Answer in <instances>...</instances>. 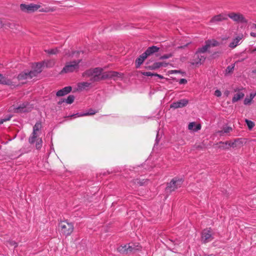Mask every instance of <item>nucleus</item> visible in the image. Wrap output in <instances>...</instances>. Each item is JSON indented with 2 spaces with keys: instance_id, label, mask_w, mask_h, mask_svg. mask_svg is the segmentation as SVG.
Returning <instances> with one entry per match:
<instances>
[{
  "instance_id": "7c9ffc66",
  "label": "nucleus",
  "mask_w": 256,
  "mask_h": 256,
  "mask_svg": "<svg viewBox=\"0 0 256 256\" xmlns=\"http://www.w3.org/2000/svg\"><path fill=\"white\" fill-rule=\"evenodd\" d=\"M44 66L43 62H37L34 64L32 68L34 70V69L36 70H40V72L42 71V67Z\"/></svg>"
},
{
  "instance_id": "49530a36",
  "label": "nucleus",
  "mask_w": 256,
  "mask_h": 256,
  "mask_svg": "<svg viewBox=\"0 0 256 256\" xmlns=\"http://www.w3.org/2000/svg\"><path fill=\"white\" fill-rule=\"evenodd\" d=\"M179 84H184L187 83V80L185 78H181L178 82Z\"/></svg>"
},
{
  "instance_id": "c9c22d12",
  "label": "nucleus",
  "mask_w": 256,
  "mask_h": 256,
  "mask_svg": "<svg viewBox=\"0 0 256 256\" xmlns=\"http://www.w3.org/2000/svg\"><path fill=\"white\" fill-rule=\"evenodd\" d=\"M45 52L50 54H56L58 53V50L57 48L45 50Z\"/></svg>"
},
{
  "instance_id": "ea45409f",
  "label": "nucleus",
  "mask_w": 256,
  "mask_h": 256,
  "mask_svg": "<svg viewBox=\"0 0 256 256\" xmlns=\"http://www.w3.org/2000/svg\"><path fill=\"white\" fill-rule=\"evenodd\" d=\"M142 74L144 76H154L155 73H152L150 72H142Z\"/></svg>"
},
{
  "instance_id": "6ab92c4d",
  "label": "nucleus",
  "mask_w": 256,
  "mask_h": 256,
  "mask_svg": "<svg viewBox=\"0 0 256 256\" xmlns=\"http://www.w3.org/2000/svg\"><path fill=\"white\" fill-rule=\"evenodd\" d=\"M11 83L12 82L10 79L0 74V84L10 85Z\"/></svg>"
},
{
  "instance_id": "aec40b11",
  "label": "nucleus",
  "mask_w": 256,
  "mask_h": 256,
  "mask_svg": "<svg viewBox=\"0 0 256 256\" xmlns=\"http://www.w3.org/2000/svg\"><path fill=\"white\" fill-rule=\"evenodd\" d=\"M18 80H23L29 78L27 70H24L20 72L17 77Z\"/></svg>"
},
{
  "instance_id": "f257e3e1",
  "label": "nucleus",
  "mask_w": 256,
  "mask_h": 256,
  "mask_svg": "<svg viewBox=\"0 0 256 256\" xmlns=\"http://www.w3.org/2000/svg\"><path fill=\"white\" fill-rule=\"evenodd\" d=\"M184 181V180L182 178L176 176L172 178L170 182H168L166 184V187L165 189L166 192L170 194L175 191L178 188L182 186Z\"/></svg>"
},
{
  "instance_id": "a878e982",
  "label": "nucleus",
  "mask_w": 256,
  "mask_h": 256,
  "mask_svg": "<svg viewBox=\"0 0 256 256\" xmlns=\"http://www.w3.org/2000/svg\"><path fill=\"white\" fill-rule=\"evenodd\" d=\"M28 72L29 78H32L33 77L36 76L38 74L40 73V70H36L34 69Z\"/></svg>"
},
{
  "instance_id": "58836bf2",
  "label": "nucleus",
  "mask_w": 256,
  "mask_h": 256,
  "mask_svg": "<svg viewBox=\"0 0 256 256\" xmlns=\"http://www.w3.org/2000/svg\"><path fill=\"white\" fill-rule=\"evenodd\" d=\"M172 54H166L163 56H160V60H164V59H168L171 57H172Z\"/></svg>"
},
{
  "instance_id": "f3484780",
  "label": "nucleus",
  "mask_w": 256,
  "mask_h": 256,
  "mask_svg": "<svg viewBox=\"0 0 256 256\" xmlns=\"http://www.w3.org/2000/svg\"><path fill=\"white\" fill-rule=\"evenodd\" d=\"M159 50H160V48H158L156 46H152L148 47L146 50L145 52H144V53L145 54H146V55L148 57V56L154 54V53L158 52Z\"/></svg>"
},
{
  "instance_id": "f704fd0d",
  "label": "nucleus",
  "mask_w": 256,
  "mask_h": 256,
  "mask_svg": "<svg viewBox=\"0 0 256 256\" xmlns=\"http://www.w3.org/2000/svg\"><path fill=\"white\" fill-rule=\"evenodd\" d=\"M36 148L37 150H40L41 148L42 147V141L41 138H38L36 140Z\"/></svg>"
},
{
  "instance_id": "2f4dec72",
  "label": "nucleus",
  "mask_w": 256,
  "mask_h": 256,
  "mask_svg": "<svg viewBox=\"0 0 256 256\" xmlns=\"http://www.w3.org/2000/svg\"><path fill=\"white\" fill-rule=\"evenodd\" d=\"M42 128L41 122L38 121L33 126V131L38 132L41 130Z\"/></svg>"
},
{
  "instance_id": "de8ad7c7",
  "label": "nucleus",
  "mask_w": 256,
  "mask_h": 256,
  "mask_svg": "<svg viewBox=\"0 0 256 256\" xmlns=\"http://www.w3.org/2000/svg\"><path fill=\"white\" fill-rule=\"evenodd\" d=\"M214 95L218 97H220L222 95L221 92L220 90H216L214 92Z\"/></svg>"
},
{
  "instance_id": "c85d7f7f",
  "label": "nucleus",
  "mask_w": 256,
  "mask_h": 256,
  "mask_svg": "<svg viewBox=\"0 0 256 256\" xmlns=\"http://www.w3.org/2000/svg\"><path fill=\"white\" fill-rule=\"evenodd\" d=\"M232 130V128L230 126L224 127L222 128V130H219L218 133L220 134V135H223L224 134H228L230 133Z\"/></svg>"
},
{
  "instance_id": "a18cd8bd",
  "label": "nucleus",
  "mask_w": 256,
  "mask_h": 256,
  "mask_svg": "<svg viewBox=\"0 0 256 256\" xmlns=\"http://www.w3.org/2000/svg\"><path fill=\"white\" fill-rule=\"evenodd\" d=\"M240 141V139L238 138L235 140L234 142H232L231 146L230 147L234 148L236 146V142Z\"/></svg>"
},
{
  "instance_id": "5fc2aeb1",
  "label": "nucleus",
  "mask_w": 256,
  "mask_h": 256,
  "mask_svg": "<svg viewBox=\"0 0 256 256\" xmlns=\"http://www.w3.org/2000/svg\"><path fill=\"white\" fill-rule=\"evenodd\" d=\"M64 102H65L64 99H61L60 100H59V101L58 102V105H61V104H62Z\"/></svg>"
},
{
  "instance_id": "2eb2a0df",
  "label": "nucleus",
  "mask_w": 256,
  "mask_h": 256,
  "mask_svg": "<svg viewBox=\"0 0 256 256\" xmlns=\"http://www.w3.org/2000/svg\"><path fill=\"white\" fill-rule=\"evenodd\" d=\"M147 58V56L146 54L144 52L140 55L135 61V64L136 68H138L140 67L141 64L144 62V60Z\"/></svg>"
},
{
  "instance_id": "bf43d9fd",
  "label": "nucleus",
  "mask_w": 256,
  "mask_h": 256,
  "mask_svg": "<svg viewBox=\"0 0 256 256\" xmlns=\"http://www.w3.org/2000/svg\"><path fill=\"white\" fill-rule=\"evenodd\" d=\"M250 35L252 37H256V32H251Z\"/></svg>"
},
{
  "instance_id": "37998d69",
  "label": "nucleus",
  "mask_w": 256,
  "mask_h": 256,
  "mask_svg": "<svg viewBox=\"0 0 256 256\" xmlns=\"http://www.w3.org/2000/svg\"><path fill=\"white\" fill-rule=\"evenodd\" d=\"M8 243L10 246H14V248H16L18 246V244L14 240H10Z\"/></svg>"
},
{
  "instance_id": "4d7b16f0",
  "label": "nucleus",
  "mask_w": 256,
  "mask_h": 256,
  "mask_svg": "<svg viewBox=\"0 0 256 256\" xmlns=\"http://www.w3.org/2000/svg\"><path fill=\"white\" fill-rule=\"evenodd\" d=\"M256 94H252V93H251L250 94V98L251 100H252V99L254 98V96H256Z\"/></svg>"
},
{
  "instance_id": "3c124183",
  "label": "nucleus",
  "mask_w": 256,
  "mask_h": 256,
  "mask_svg": "<svg viewBox=\"0 0 256 256\" xmlns=\"http://www.w3.org/2000/svg\"><path fill=\"white\" fill-rule=\"evenodd\" d=\"M220 143L224 144L226 146H228V147H230L232 142L230 141H226L224 142H220Z\"/></svg>"
},
{
  "instance_id": "864d4df0",
  "label": "nucleus",
  "mask_w": 256,
  "mask_h": 256,
  "mask_svg": "<svg viewBox=\"0 0 256 256\" xmlns=\"http://www.w3.org/2000/svg\"><path fill=\"white\" fill-rule=\"evenodd\" d=\"M154 76L158 77L160 79H164V77L162 76L160 74H158L156 73H155Z\"/></svg>"
},
{
  "instance_id": "f03ea898",
  "label": "nucleus",
  "mask_w": 256,
  "mask_h": 256,
  "mask_svg": "<svg viewBox=\"0 0 256 256\" xmlns=\"http://www.w3.org/2000/svg\"><path fill=\"white\" fill-rule=\"evenodd\" d=\"M73 224L67 222V220L60 221L58 224V230L61 234L68 236L73 232Z\"/></svg>"
},
{
  "instance_id": "9b49d317",
  "label": "nucleus",
  "mask_w": 256,
  "mask_h": 256,
  "mask_svg": "<svg viewBox=\"0 0 256 256\" xmlns=\"http://www.w3.org/2000/svg\"><path fill=\"white\" fill-rule=\"evenodd\" d=\"M206 56V54L199 53L198 52H196L194 54V58L196 60V64H202L205 61Z\"/></svg>"
},
{
  "instance_id": "1a4fd4ad",
  "label": "nucleus",
  "mask_w": 256,
  "mask_h": 256,
  "mask_svg": "<svg viewBox=\"0 0 256 256\" xmlns=\"http://www.w3.org/2000/svg\"><path fill=\"white\" fill-rule=\"evenodd\" d=\"M188 104V100L186 98L180 100L177 102H173L170 105V108L176 109L178 108H182L186 106Z\"/></svg>"
},
{
  "instance_id": "69168bd1",
  "label": "nucleus",
  "mask_w": 256,
  "mask_h": 256,
  "mask_svg": "<svg viewBox=\"0 0 256 256\" xmlns=\"http://www.w3.org/2000/svg\"><path fill=\"white\" fill-rule=\"evenodd\" d=\"M254 28H256V24H254Z\"/></svg>"
},
{
  "instance_id": "c03bdc74",
  "label": "nucleus",
  "mask_w": 256,
  "mask_h": 256,
  "mask_svg": "<svg viewBox=\"0 0 256 256\" xmlns=\"http://www.w3.org/2000/svg\"><path fill=\"white\" fill-rule=\"evenodd\" d=\"M159 140H160V138H159V135H158V132L157 133L156 136V138L155 143L154 144V148H156V146H157V145L158 144Z\"/></svg>"
},
{
  "instance_id": "09e8293b",
  "label": "nucleus",
  "mask_w": 256,
  "mask_h": 256,
  "mask_svg": "<svg viewBox=\"0 0 256 256\" xmlns=\"http://www.w3.org/2000/svg\"><path fill=\"white\" fill-rule=\"evenodd\" d=\"M80 116V114L79 113H76V114H73L70 116H67L66 118H76V117H79Z\"/></svg>"
},
{
  "instance_id": "f8f14e48",
  "label": "nucleus",
  "mask_w": 256,
  "mask_h": 256,
  "mask_svg": "<svg viewBox=\"0 0 256 256\" xmlns=\"http://www.w3.org/2000/svg\"><path fill=\"white\" fill-rule=\"evenodd\" d=\"M72 90V87L70 86H66L62 89L58 90L56 93L57 96H62L69 94Z\"/></svg>"
},
{
  "instance_id": "423d86ee",
  "label": "nucleus",
  "mask_w": 256,
  "mask_h": 256,
  "mask_svg": "<svg viewBox=\"0 0 256 256\" xmlns=\"http://www.w3.org/2000/svg\"><path fill=\"white\" fill-rule=\"evenodd\" d=\"M213 239L211 228L204 229L202 232V241L204 243L208 242Z\"/></svg>"
},
{
  "instance_id": "7ed1b4c3",
  "label": "nucleus",
  "mask_w": 256,
  "mask_h": 256,
  "mask_svg": "<svg viewBox=\"0 0 256 256\" xmlns=\"http://www.w3.org/2000/svg\"><path fill=\"white\" fill-rule=\"evenodd\" d=\"M80 62V60L67 62L65 66L61 70L60 74H62L74 72V71L77 70L78 68Z\"/></svg>"
},
{
  "instance_id": "13d9d810",
  "label": "nucleus",
  "mask_w": 256,
  "mask_h": 256,
  "mask_svg": "<svg viewBox=\"0 0 256 256\" xmlns=\"http://www.w3.org/2000/svg\"><path fill=\"white\" fill-rule=\"evenodd\" d=\"M160 63L162 64V66L166 67L168 66V64L165 62H160Z\"/></svg>"
},
{
  "instance_id": "6e6552de",
  "label": "nucleus",
  "mask_w": 256,
  "mask_h": 256,
  "mask_svg": "<svg viewBox=\"0 0 256 256\" xmlns=\"http://www.w3.org/2000/svg\"><path fill=\"white\" fill-rule=\"evenodd\" d=\"M122 74L116 72L110 71L104 73L102 75L103 78H113L114 80H117L118 78H122Z\"/></svg>"
},
{
  "instance_id": "e2e57ef3",
  "label": "nucleus",
  "mask_w": 256,
  "mask_h": 256,
  "mask_svg": "<svg viewBox=\"0 0 256 256\" xmlns=\"http://www.w3.org/2000/svg\"><path fill=\"white\" fill-rule=\"evenodd\" d=\"M4 121V119L1 120L0 121V124H2Z\"/></svg>"
},
{
  "instance_id": "412c9836",
  "label": "nucleus",
  "mask_w": 256,
  "mask_h": 256,
  "mask_svg": "<svg viewBox=\"0 0 256 256\" xmlns=\"http://www.w3.org/2000/svg\"><path fill=\"white\" fill-rule=\"evenodd\" d=\"M98 112V110H96L92 109V108H90L86 112H81V117L84 116H92Z\"/></svg>"
},
{
  "instance_id": "4c0bfd02",
  "label": "nucleus",
  "mask_w": 256,
  "mask_h": 256,
  "mask_svg": "<svg viewBox=\"0 0 256 256\" xmlns=\"http://www.w3.org/2000/svg\"><path fill=\"white\" fill-rule=\"evenodd\" d=\"M246 122L250 130H251L254 126V122L250 120L246 119Z\"/></svg>"
},
{
  "instance_id": "dca6fc26",
  "label": "nucleus",
  "mask_w": 256,
  "mask_h": 256,
  "mask_svg": "<svg viewBox=\"0 0 256 256\" xmlns=\"http://www.w3.org/2000/svg\"><path fill=\"white\" fill-rule=\"evenodd\" d=\"M128 245L130 253L135 252L136 251L140 250L142 249V246L138 242L129 243Z\"/></svg>"
},
{
  "instance_id": "6e6d98bb",
  "label": "nucleus",
  "mask_w": 256,
  "mask_h": 256,
  "mask_svg": "<svg viewBox=\"0 0 256 256\" xmlns=\"http://www.w3.org/2000/svg\"><path fill=\"white\" fill-rule=\"evenodd\" d=\"M180 70H172L170 72V74H178V73H180Z\"/></svg>"
},
{
  "instance_id": "72a5a7b5",
  "label": "nucleus",
  "mask_w": 256,
  "mask_h": 256,
  "mask_svg": "<svg viewBox=\"0 0 256 256\" xmlns=\"http://www.w3.org/2000/svg\"><path fill=\"white\" fill-rule=\"evenodd\" d=\"M74 98H75V97L74 96L69 95L68 96L67 98L64 99L65 102L68 104H71L74 102Z\"/></svg>"
},
{
  "instance_id": "b1692460",
  "label": "nucleus",
  "mask_w": 256,
  "mask_h": 256,
  "mask_svg": "<svg viewBox=\"0 0 256 256\" xmlns=\"http://www.w3.org/2000/svg\"><path fill=\"white\" fill-rule=\"evenodd\" d=\"M44 66L46 68H50L53 67L55 64V62L53 60H46L42 62Z\"/></svg>"
},
{
  "instance_id": "bb28decb",
  "label": "nucleus",
  "mask_w": 256,
  "mask_h": 256,
  "mask_svg": "<svg viewBox=\"0 0 256 256\" xmlns=\"http://www.w3.org/2000/svg\"><path fill=\"white\" fill-rule=\"evenodd\" d=\"M90 81V82H81V90L82 89H86L88 88H91L92 86V82L94 81H92V80L91 79Z\"/></svg>"
},
{
  "instance_id": "603ef678",
  "label": "nucleus",
  "mask_w": 256,
  "mask_h": 256,
  "mask_svg": "<svg viewBox=\"0 0 256 256\" xmlns=\"http://www.w3.org/2000/svg\"><path fill=\"white\" fill-rule=\"evenodd\" d=\"M40 12H49V8H41L40 10Z\"/></svg>"
},
{
  "instance_id": "338daca9",
  "label": "nucleus",
  "mask_w": 256,
  "mask_h": 256,
  "mask_svg": "<svg viewBox=\"0 0 256 256\" xmlns=\"http://www.w3.org/2000/svg\"><path fill=\"white\" fill-rule=\"evenodd\" d=\"M237 90H238V89H235L234 90V92H236Z\"/></svg>"
},
{
  "instance_id": "39448f33",
  "label": "nucleus",
  "mask_w": 256,
  "mask_h": 256,
  "mask_svg": "<svg viewBox=\"0 0 256 256\" xmlns=\"http://www.w3.org/2000/svg\"><path fill=\"white\" fill-rule=\"evenodd\" d=\"M102 69L100 68H94L92 70H90L88 74L92 75L91 80L92 81H99L100 80L104 79L102 78Z\"/></svg>"
},
{
  "instance_id": "5701e85b",
  "label": "nucleus",
  "mask_w": 256,
  "mask_h": 256,
  "mask_svg": "<svg viewBox=\"0 0 256 256\" xmlns=\"http://www.w3.org/2000/svg\"><path fill=\"white\" fill-rule=\"evenodd\" d=\"M38 134L36 132L32 131L31 136L28 138V142L30 144H34L36 140Z\"/></svg>"
},
{
  "instance_id": "ddd939ff",
  "label": "nucleus",
  "mask_w": 256,
  "mask_h": 256,
  "mask_svg": "<svg viewBox=\"0 0 256 256\" xmlns=\"http://www.w3.org/2000/svg\"><path fill=\"white\" fill-rule=\"evenodd\" d=\"M130 249L129 248V245L128 244H125L124 245H121L118 247L117 250L121 254H130Z\"/></svg>"
},
{
  "instance_id": "8fccbe9b",
  "label": "nucleus",
  "mask_w": 256,
  "mask_h": 256,
  "mask_svg": "<svg viewBox=\"0 0 256 256\" xmlns=\"http://www.w3.org/2000/svg\"><path fill=\"white\" fill-rule=\"evenodd\" d=\"M201 128V126L200 124H196L195 126V128H194V131H198Z\"/></svg>"
},
{
  "instance_id": "79ce46f5",
  "label": "nucleus",
  "mask_w": 256,
  "mask_h": 256,
  "mask_svg": "<svg viewBox=\"0 0 256 256\" xmlns=\"http://www.w3.org/2000/svg\"><path fill=\"white\" fill-rule=\"evenodd\" d=\"M195 126H196L195 122H190L188 124V128L190 130H194V127Z\"/></svg>"
},
{
  "instance_id": "4468645a",
  "label": "nucleus",
  "mask_w": 256,
  "mask_h": 256,
  "mask_svg": "<svg viewBox=\"0 0 256 256\" xmlns=\"http://www.w3.org/2000/svg\"><path fill=\"white\" fill-rule=\"evenodd\" d=\"M227 19L226 16L224 14H220L213 16L210 20L211 23H216Z\"/></svg>"
},
{
  "instance_id": "a211bd4d",
  "label": "nucleus",
  "mask_w": 256,
  "mask_h": 256,
  "mask_svg": "<svg viewBox=\"0 0 256 256\" xmlns=\"http://www.w3.org/2000/svg\"><path fill=\"white\" fill-rule=\"evenodd\" d=\"M242 38L240 36H238L236 38L230 42L229 44V47L232 48H235L237 46L240 44V40H241Z\"/></svg>"
},
{
  "instance_id": "4be33fe9",
  "label": "nucleus",
  "mask_w": 256,
  "mask_h": 256,
  "mask_svg": "<svg viewBox=\"0 0 256 256\" xmlns=\"http://www.w3.org/2000/svg\"><path fill=\"white\" fill-rule=\"evenodd\" d=\"M244 94L242 92H238V93L234 94V97L232 98V102L233 103L236 102H238V100H240L242 98H244Z\"/></svg>"
},
{
  "instance_id": "393cba45",
  "label": "nucleus",
  "mask_w": 256,
  "mask_h": 256,
  "mask_svg": "<svg viewBox=\"0 0 256 256\" xmlns=\"http://www.w3.org/2000/svg\"><path fill=\"white\" fill-rule=\"evenodd\" d=\"M148 180V179L144 180V179H140V178H136L134 180V182L135 184H138L139 186H144L147 184Z\"/></svg>"
},
{
  "instance_id": "9d476101",
  "label": "nucleus",
  "mask_w": 256,
  "mask_h": 256,
  "mask_svg": "<svg viewBox=\"0 0 256 256\" xmlns=\"http://www.w3.org/2000/svg\"><path fill=\"white\" fill-rule=\"evenodd\" d=\"M28 105V104L26 102H24L20 104L18 107L14 108L13 110L15 113H23V112H28V111L26 108V106Z\"/></svg>"
},
{
  "instance_id": "20e7f679",
  "label": "nucleus",
  "mask_w": 256,
  "mask_h": 256,
  "mask_svg": "<svg viewBox=\"0 0 256 256\" xmlns=\"http://www.w3.org/2000/svg\"><path fill=\"white\" fill-rule=\"evenodd\" d=\"M40 8V5L34 4H20V8L21 10L27 13L34 12Z\"/></svg>"
},
{
  "instance_id": "0e129e2a",
  "label": "nucleus",
  "mask_w": 256,
  "mask_h": 256,
  "mask_svg": "<svg viewBox=\"0 0 256 256\" xmlns=\"http://www.w3.org/2000/svg\"><path fill=\"white\" fill-rule=\"evenodd\" d=\"M208 256H214V255L213 254H210L208 255Z\"/></svg>"
},
{
  "instance_id": "e433bc0d",
  "label": "nucleus",
  "mask_w": 256,
  "mask_h": 256,
  "mask_svg": "<svg viewBox=\"0 0 256 256\" xmlns=\"http://www.w3.org/2000/svg\"><path fill=\"white\" fill-rule=\"evenodd\" d=\"M234 66L235 64H234L228 66L226 70V74H230L234 70Z\"/></svg>"
},
{
  "instance_id": "774afa93",
  "label": "nucleus",
  "mask_w": 256,
  "mask_h": 256,
  "mask_svg": "<svg viewBox=\"0 0 256 256\" xmlns=\"http://www.w3.org/2000/svg\"><path fill=\"white\" fill-rule=\"evenodd\" d=\"M105 174H106V172H104V173L103 174V175H105Z\"/></svg>"
},
{
  "instance_id": "a19ab883",
  "label": "nucleus",
  "mask_w": 256,
  "mask_h": 256,
  "mask_svg": "<svg viewBox=\"0 0 256 256\" xmlns=\"http://www.w3.org/2000/svg\"><path fill=\"white\" fill-rule=\"evenodd\" d=\"M252 101V100H251L250 98H246L244 100V104L245 105H249L251 103Z\"/></svg>"
},
{
  "instance_id": "473e14b6",
  "label": "nucleus",
  "mask_w": 256,
  "mask_h": 256,
  "mask_svg": "<svg viewBox=\"0 0 256 256\" xmlns=\"http://www.w3.org/2000/svg\"><path fill=\"white\" fill-rule=\"evenodd\" d=\"M206 42L208 44L210 45V46H216L219 45V42L214 40H208Z\"/></svg>"
},
{
  "instance_id": "c756f323",
  "label": "nucleus",
  "mask_w": 256,
  "mask_h": 256,
  "mask_svg": "<svg viewBox=\"0 0 256 256\" xmlns=\"http://www.w3.org/2000/svg\"><path fill=\"white\" fill-rule=\"evenodd\" d=\"M210 48V45L206 43L204 46H202V47H201L200 48H198L196 51L198 52L199 53L206 54V52H207L208 48Z\"/></svg>"
},
{
  "instance_id": "0eeeda50",
  "label": "nucleus",
  "mask_w": 256,
  "mask_h": 256,
  "mask_svg": "<svg viewBox=\"0 0 256 256\" xmlns=\"http://www.w3.org/2000/svg\"><path fill=\"white\" fill-rule=\"evenodd\" d=\"M228 16L232 19L234 21L237 22L246 23L247 20L244 17V16L240 14H236L234 12H231L228 14Z\"/></svg>"
},
{
  "instance_id": "680f3d73",
  "label": "nucleus",
  "mask_w": 256,
  "mask_h": 256,
  "mask_svg": "<svg viewBox=\"0 0 256 256\" xmlns=\"http://www.w3.org/2000/svg\"><path fill=\"white\" fill-rule=\"evenodd\" d=\"M77 87H78L76 88L77 90H78V89L80 88V82H78L77 84Z\"/></svg>"
},
{
  "instance_id": "cd10ccee",
  "label": "nucleus",
  "mask_w": 256,
  "mask_h": 256,
  "mask_svg": "<svg viewBox=\"0 0 256 256\" xmlns=\"http://www.w3.org/2000/svg\"><path fill=\"white\" fill-rule=\"evenodd\" d=\"M162 64L160 63V62H154L152 65L149 66H148V68L150 70H155L160 67Z\"/></svg>"
},
{
  "instance_id": "052dcab7",
  "label": "nucleus",
  "mask_w": 256,
  "mask_h": 256,
  "mask_svg": "<svg viewBox=\"0 0 256 256\" xmlns=\"http://www.w3.org/2000/svg\"><path fill=\"white\" fill-rule=\"evenodd\" d=\"M11 118H12L11 116H9L8 117L6 118H4V120L5 121V122H6L7 120H9Z\"/></svg>"
}]
</instances>
